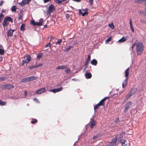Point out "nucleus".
Here are the masks:
<instances>
[{
	"label": "nucleus",
	"instance_id": "nucleus-25",
	"mask_svg": "<svg viewBox=\"0 0 146 146\" xmlns=\"http://www.w3.org/2000/svg\"><path fill=\"white\" fill-rule=\"evenodd\" d=\"M5 18L7 20V21L9 22H11L12 23L13 22V19L12 18H11L10 17L7 16V17H6Z\"/></svg>",
	"mask_w": 146,
	"mask_h": 146
},
{
	"label": "nucleus",
	"instance_id": "nucleus-61",
	"mask_svg": "<svg viewBox=\"0 0 146 146\" xmlns=\"http://www.w3.org/2000/svg\"><path fill=\"white\" fill-rule=\"evenodd\" d=\"M25 94L26 95L27 93V92L26 91H25Z\"/></svg>",
	"mask_w": 146,
	"mask_h": 146
},
{
	"label": "nucleus",
	"instance_id": "nucleus-14",
	"mask_svg": "<svg viewBox=\"0 0 146 146\" xmlns=\"http://www.w3.org/2000/svg\"><path fill=\"white\" fill-rule=\"evenodd\" d=\"M120 142L123 146H127L128 142L126 140L122 139L120 141Z\"/></svg>",
	"mask_w": 146,
	"mask_h": 146
},
{
	"label": "nucleus",
	"instance_id": "nucleus-50",
	"mask_svg": "<svg viewBox=\"0 0 146 146\" xmlns=\"http://www.w3.org/2000/svg\"><path fill=\"white\" fill-rule=\"evenodd\" d=\"M130 26H132L133 25H132V23L131 21V19H130Z\"/></svg>",
	"mask_w": 146,
	"mask_h": 146
},
{
	"label": "nucleus",
	"instance_id": "nucleus-37",
	"mask_svg": "<svg viewBox=\"0 0 146 146\" xmlns=\"http://www.w3.org/2000/svg\"><path fill=\"white\" fill-rule=\"evenodd\" d=\"M109 26L112 29H113L114 28V26L113 25V23H111V24H109Z\"/></svg>",
	"mask_w": 146,
	"mask_h": 146
},
{
	"label": "nucleus",
	"instance_id": "nucleus-3",
	"mask_svg": "<svg viewBox=\"0 0 146 146\" xmlns=\"http://www.w3.org/2000/svg\"><path fill=\"white\" fill-rule=\"evenodd\" d=\"M55 7L53 5L51 4L48 7L47 10L46 12V15L49 17L51 13L54 12L55 10Z\"/></svg>",
	"mask_w": 146,
	"mask_h": 146
},
{
	"label": "nucleus",
	"instance_id": "nucleus-19",
	"mask_svg": "<svg viewBox=\"0 0 146 146\" xmlns=\"http://www.w3.org/2000/svg\"><path fill=\"white\" fill-rule=\"evenodd\" d=\"M128 78H126L122 83V87L123 88L125 87L128 82Z\"/></svg>",
	"mask_w": 146,
	"mask_h": 146
},
{
	"label": "nucleus",
	"instance_id": "nucleus-23",
	"mask_svg": "<svg viewBox=\"0 0 146 146\" xmlns=\"http://www.w3.org/2000/svg\"><path fill=\"white\" fill-rule=\"evenodd\" d=\"M126 40V38H125L123 37L122 38H121L118 40V42H125Z\"/></svg>",
	"mask_w": 146,
	"mask_h": 146
},
{
	"label": "nucleus",
	"instance_id": "nucleus-35",
	"mask_svg": "<svg viewBox=\"0 0 146 146\" xmlns=\"http://www.w3.org/2000/svg\"><path fill=\"white\" fill-rule=\"evenodd\" d=\"M42 56V53H40L38 54L37 56V58L39 59Z\"/></svg>",
	"mask_w": 146,
	"mask_h": 146
},
{
	"label": "nucleus",
	"instance_id": "nucleus-28",
	"mask_svg": "<svg viewBox=\"0 0 146 146\" xmlns=\"http://www.w3.org/2000/svg\"><path fill=\"white\" fill-rule=\"evenodd\" d=\"M144 1L146 2V0H136L135 2L137 3H141Z\"/></svg>",
	"mask_w": 146,
	"mask_h": 146
},
{
	"label": "nucleus",
	"instance_id": "nucleus-47",
	"mask_svg": "<svg viewBox=\"0 0 146 146\" xmlns=\"http://www.w3.org/2000/svg\"><path fill=\"white\" fill-rule=\"evenodd\" d=\"M111 37H109L106 40V42H109L111 40Z\"/></svg>",
	"mask_w": 146,
	"mask_h": 146
},
{
	"label": "nucleus",
	"instance_id": "nucleus-63",
	"mask_svg": "<svg viewBox=\"0 0 146 146\" xmlns=\"http://www.w3.org/2000/svg\"><path fill=\"white\" fill-rule=\"evenodd\" d=\"M2 12H3V9H2Z\"/></svg>",
	"mask_w": 146,
	"mask_h": 146
},
{
	"label": "nucleus",
	"instance_id": "nucleus-6",
	"mask_svg": "<svg viewBox=\"0 0 146 146\" xmlns=\"http://www.w3.org/2000/svg\"><path fill=\"white\" fill-rule=\"evenodd\" d=\"M137 89L136 88H132L129 91L128 94L126 97V99L127 100L130 98L131 96L133 94L136 92Z\"/></svg>",
	"mask_w": 146,
	"mask_h": 146
},
{
	"label": "nucleus",
	"instance_id": "nucleus-55",
	"mask_svg": "<svg viewBox=\"0 0 146 146\" xmlns=\"http://www.w3.org/2000/svg\"><path fill=\"white\" fill-rule=\"evenodd\" d=\"M3 3V1H0V6H1Z\"/></svg>",
	"mask_w": 146,
	"mask_h": 146
},
{
	"label": "nucleus",
	"instance_id": "nucleus-31",
	"mask_svg": "<svg viewBox=\"0 0 146 146\" xmlns=\"http://www.w3.org/2000/svg\"><path fill=\"white\" fill-rule=\"evenodd\" d=\"M5 50L2 48H0V55H3L4 54Z\"/></svg>",
	"mask_w": 146,
	"mask_h": 146
},
{
	"label": "nucleus",
	"instance_id": "nucleus-18",
	"mask_svg": "<svg viewBox=\"0 0 146 146\" xmlns=\"http://www.w3.org/2000/svg\"><path fill=\"white\" fill-rule=\"evenodd\" d=\"M65 68V69L64 71L66 74H68L70 72V69L69 67H68L67 65H66V67Z\"/></svg>",
	"mask_w": 146,
	"mask_h": 146
},
{
	"label": "nucleus",
	"instance_id": "nucleus-24",
	"mask_svg": "<svg viewBox=\"0 0 146 146\" xmlns=\"http://www.w3.org/2000/svg\"><path fill=\"white\" fill-rule=\"evenodd\" d=\"M23 13L21 11H20V15H19L18 17V19L19 20H20L22 19V17H23Z\"/></svg>",
	"mask_w": 146,
	"mask_h": 146
},
{
	"label": "nucleus",
	"instance_id": "nucleus-5",
	"mask_svg": "<svg viewBox=\"0 0 146 146\" xmlns=\"http://www.w3.org/2000/svg\"><path fill=\"white\" fill-rule=\"evenodd\" d=\"M37 77L36 76H31L29 77L25 78H23L21 82H22L26 83L29 82L30 81L35 80L37 79Z\"/></svg>",
	"mask_w": 146,
	"mask_h": 146
},
{
	"label": "nucleus",
	"instance_id": "nucleus-53",
	"mask_svg": "<svg viewBox=\"0 0 146 146\" xmlns=\"http://www.w3.org/2000/svg\"><path fill=\"white\" fill-rule=\"evenodd\" d=\"M131 30L132 31V32L133 33L134 32V29H133V26H131Z\"/></svg>",
	"mask_w": 146,
	"mask_h": 146
},
{
	"label": "nucleus",
	"instance_id": "nucleus-60",
	"mask_svg": "<svg viewBox=\"0 0 146 146\" xmlns=\"http://www.w3.org/2000/svg\"><path fill=\"white\" fill-rule=\"evenodd\" d=\"M60 1H61V3L63 2V1H66V0H60Z\"/></svg>",
	"mask_w": 146,
	"mask_h": 146
},
{
	"label": "nucleus",
	"instance_id": "nucleus-33",
	"mask_svg": "<svg viewBox=\"0 0 146 146\" xmlns=\"http://www.w3.org/2000/svg\"><path fill=\"white\" fill-rule=\"evenodd\" d=\"M6 104V102H5L0 100V105L5 106Z\"/></svg>",
	"mask_w": 146,
	"mask_h": 146
},
{
	"label": "nucleus",
	"instance_id": "nucleus-48",
	"mask_svg": "<svg viewBox=\"0 0 146 146\" xmlns=\"http://www.w3.org/2000/svg\"><path fill=\"white\" fill-rule=\"evenodd\" d=\"M90 58H91L90 55H88V56L86 60H89V61H90Z\"/></svg>",
	"mask_w": 146,
	"mask_h": 146
},
{
	"label": "nucleus",
	"instance_id": "nucleus-11",
	"mask_svg": "<svg viewBox=\"0 0 146 146\" xmlns=\"http://www.w3.org/2000/svg\"><path fill=\"white\" fill-rule=\"evenodd\" d=\"M45 90L46 89L45 88H42L38 90L36 92V93L37 94H40L44 92H45Z\"/></svg>",
	"mask_w": 146,
	"mask_h": 146
},
{
	"label": "nucleus",
	"instance_id": "nucleus-39",
	"mask_svg": "<svg viewBox=\"0 0 146 146\" xmlns=\"http://www.w3.org/2000/svg\"><path fill=\"white\" fill-rule=\"evenodd\" d=\"M99 137L98 135H97L96 136H94L93 138V139L94 140H95L97 138H98Z\"/></svg>",
	"mask_w": 146,
	"mask_h": 146
},
{
	"label": "nucleus",
	"instance_id": "nucleus-9",
	"mask_svg": "<svg viewBox=\"0 0 146 146\" xmlns=\"http://www.w3.org/2000/svg\"><path fill=\"white\" fill-rule=\"evenodd\" d=\"M117 141V137H115L112 139L111 141L108 144V146H116Z\"/></svg>",
	"mask_w": 146,
	"mask_h": 146
},
{
	"label": "nucleus",
	"instance_id": "nucleus-36",
	"mask_svg": "<svg viewBox=\"0 0 146 146\" xmlns=\"http://www.w3.org/2000/svg\"><path fill=\"white\" fill-rule=\"evenodd\" d=\"M62 39H58V40H57V41L56 43V44H60L62 42Z\"/></svg>",
	"mask_w": 146,
	"mask_h": 146
},
{
	"label": "nucleus",
	"instance_id": "nucleus-13",
	"mask_svg": "<svg viewBox=\"0 0 146 146\" xmlns=\"http://www.w3.org/2000/svg\"><path fill=\"white\" fill-rule=\"evenodd\" d=\"M96 124V121L94 119H92L90 121V128H92Z\"/></svg>",
	"mask_w": 146,
	"mask_h": 146
},
{
	"label": "nucleus",
	"instance_id": "nucleus-21",
	"mask_svg": "<svg viewBox=\"0 0 146 146\" xmlns=\"http://www.w3.org/2000/svg\"><path fill=\"white\" fill-rule=\"evenodd\" d=\"M91 63L92 65L96 66L98 63V62L95 59H93L91 61Z\"/></svg>",
	"mask_w": 146,
	"mask_h": 146
},
{
	"label": "nucleus",
	"instance_id": "nucleus-15",
	"mask_svg": "<svg viewBox=\"0 0 146 146\" xmlns=\"http://www.w3.org/2000/svg\"><path fill=\"white\" fill-rule=\"evenodd\" d=\"M129 69L130 68H128L125 71V76L126 78H128V77L129 75Z\"/></svg>",
	"mask_w": 146,
	"mask_h": 146
},
{
	"label": "nucleus",
	"instance_id": "nucleus-45",
	"mask_svg": "<svg viewBox=\"0 0 146 146\" xmlns=\"http://www.w3.org/2000/svg\"><path fill=\"white\" fill-rule=\"evenodd\" d=\"M42 65H43V64H38L37 65H36V67L37 68V67L41 66H42Z\"/></svg>",
	"mask_w": 146,
	"mask_h": 146
},
{
	"label": "nucleus",
	"instance_id": "nucleus-20",
	"mask_svg": "<svg viewBox=\"0 0 146 146\" xmlns=\"http://www.w3.org/2000/svg\"><path fill=\"white\" fill-rule=\"evenodd\" d=\"M7 20L5 18L3 20V25L4 27L8 25V23H7Z\"/></svg>",
	"mask_w": 146,
	"mask_h": 146
},
{
	"label": "nucleus",
	"instance_id": "nucleus-16",
	"mask_svg": "<svg viewBox=\"0 0 146 146\" xmlns=\"http://www.w3.org/2000/svg\"><path fill=\"white\" fill-rule=\"evenodd\" d=\"M85 76L86 79H90L92 77V74L90 73H86L85 74Z\"/></svg>",
	"mask_w": 146,
	"mask_h": 146
},
{
	"label": "nucleus",
	"instance_id": "nucleus-12",
	"mask_svg": "<svg viewBox=\"0 0 146 146\" xmlns=\"http://www.w3.org/2000/svg\"><path fill=\"white\" fill-rule=\"evenodd\" d=\"M62 89V87H60L59 88L55 89L52 90H50V91L52 92L53 93H56V92H59L61 91Z\"/></svg>",
	"mask_w": 146,
	"mask_h": 146
},
{
	"label": "nucleus",
	"instance_id": "nucleus-7",
	"mask_svg": "<svg viewBox=\"0 0 146 146\" xmlns=\"http://www.w3.org/2000/svg\"><path fill=\"white\" fill-rule=\"evenodd\" d=\"M43 20L42 19H40L39 22H35L34 21L32 20L31 21V24L33 26H40L42 25Z\"/></svg>",
	"mask_w": 146,
	"mask_h": 146
},
{
	"label": "nucleus",
	"instance_id": "nucleus-30",
	"mask_svg": "<svg viewBox=\"0 0 146 146\" xmlns=\"http://www.w3.org/2000/svg\"><path fill=\"white\" fill-rule=\"evenodd\" d=\"M17 8L15 6H13L11 8V10L13 12H15Z\"/></svg>",
	"mask_w": 146,
	"mask_h": 146
},
{
	"label": "nucleus",
	"instance_id": "nucleus-1",
	"mask_svg": "<svg viewBox=\"0 0 146 146\" xmlns=\"http://www.w3.org/2000/svg\"><path fill=\"white\" fill-rule=\"evenodd\" d=\"M136 51L137 55H140L141 54L143 49V46L142 43L139 42L136 44Z\"/></svg>",
	"mask_w": 146,
	"mask_h": 146
},
{
	"label": "nucleus",
	"instance_id": "nucleus-22",
	"mask_svg": "<svg viewBox=\"0 0 146 146\" xmlns=\"http://www.w3.org/2000/svg\"><path fill=\"white\" fill-rule=\"evenodd\" d=\"M66 65H65V66H58L56 68V69L58 70H59V69H65L66 68Z\"/></svg>",
	"mask_w": 146,
	"mask_h": 146
},
{
	"label": "nucleus",
	"instance_id": "nucleus-10",
	"mask_svg": "<svg viewBox=\"0 0 146 146\" xmlns=\"http://www.w3.org/2000/svg\"><path fill=\"white\" fill-rule=\"evenodd\" d=\"M14 88V86L13 85L10 84H6L3 85L2 87L3 89H10Z\"/></svg>",
	"mask_w": 146,
	"mask_h": 146
},
{
	"label": "nucleus",
	"instance_id": "nucleus-40",
	"mask_svg": "<svg viewBox=\"0 0 146 146\" xmlns=\"http://www.w3.org/2000/svg\"><path fill=\"white\" fill-rule=\"evenodd\" d=\"M51 44H50V42H49L48 44H46V46H45L46 47H50V48H51Z\"/></svg>",
	"mask_w": 146,
	"mask_h": 146
},
{
	"label": "nucleus",
	"instance_id": "nucleus-32",
	"mask_svg": "<svg viewBox=\"0 0 146 146\" xmlns=\"http://www.w3.org/2000/svg\"><path fill=\"white\" fill-rule=\"evenodd\" d=\"M37 122V120L36 119H33L31 121V123L33 124H34Z\"/></svg>",
	"mask_w": 146,
	"mask_h": 146
},
{
	"label": "nucleus",
	"instance_id": "nucleus-59",
	"mask_svg": "<svg viewBox=\"0 0 146 146\" xmlns=\"http://www.w3.org/2000/svg\"><path fill=\"white\" fill-rule=\"evenodd\" d=\"M3 48V46L1 45H0V48Z\"/></svg>",
	"mask_w": 146,
	"mask_h": 146
},
{
	"label": "nucleus",
	"instance_id": "nucleus-49",
	"mask_svg": "<svg viewBox=\"0 0 146 146\" xmlns=\"http://www.w3.org/2000/svg\"><path fill=\"white\" fill-rule=\"evenodd\" d=\"M51 0H43L44 3H46L51 1Z\"/></svg>",
	"mask_w": 146,
	"mask_h": 146
},
{
	"label": "nucleus",
	"instance_id": "nucleus-44",
	"mask_svg": "<svg viewBox=\"0 0 146 146\" xmlns=\"http://www.w3.org/2000/svg\"><path fill=\"white\" fill-rule=\"evenodd\" d=\"M65 16L66 17L67 19H68L70 17V15L68 13L65 14Z\"/></svg>",
	"mask_w": 146,
	"mask_h": 146
},
{
	"label": "nucleus",
	"instance_id": "nucleus-51",
	"mask_svg": "<svg viewBox=\"0 0 146 146\" xmlns=\"http://www.w3.org/2000/svg\"><path fill=\"white\" fill-rule=\"evenodd\" d=\"M93 0H89V2L90 3L91 5H92L93 4Z\"/></svg>",
	"mask_w": 146,
	"mask_h": 146
},
{
	"label": "nucleus",
	"instance_id": "nucleus-29",
	"mask_svg": "<svg viewBox=\"0 0 146 146\" xmlns=\"http://www.w3.org/2000/svg\"><path fill=\"white\" fill-rule=\"evenodd\" d=\"M73 47V46H70L68 48H66L65 50V51L67 52H68L70 50L71 48Z\"/></svg>",
	"mask_w": 146,
	"mask_h": 146
},
{
	"label": "nucleus",
	"instance_id": "nucleus-17",
	"mask_svg": "<svg viewBox=\"0 0 146 146\" xmlns=\"http://www.w3.org/2000/svg\"><path fill=\"white\" fill-rule=\"evenodd\" d=\"M14 30H9L7 33V35L9 36H12L13 33L14 31Z\"/></svg>",
	"mask_w": 146,
	"mask_h": 146
},
{
	"label": "nucleus",
	"instance_id": "nucleus-64",
	"mask_svg": "<svg viewBox=\"0 0 146 146\" xmlns=\"http://www.w3.org/2000/svg\"><path fill=\"white\" fill-rule=\"evenodd\" d=\"M123 133H124V134H125V132H123Z\"/></svg>",
	"mask_w": 146,
	"mask_h": 146
},
{
	"label": "nucleus",
	"instance_id": "nucleus-2",
	"mask_svg": "<svg viewBox=\"0 0 146 146\" xmlns=\"http://www.w3.org/2000/svg\"><path fill=\"white\" fill-rule=\"evenodd\" d=\"M109 97H105L99 103L94 106V109L95 111L98 109L101 106H104L105 104V101L108 99H109Z\"/></svg>",
	"mask_w": 146,
	"mask_h": 146
},
{
	"label": "nucleus",
	"instance_id": "nucleus-46",
	"mask_svg": "<svg viewBox=\"0 0 146 146\" xmlns=\"http://www.w3.org/2000/svg\"><path fill=\"white\" fill-rule=\"evenodd\" d=\"M56 3L58 4H60L61 3V1H60V0H55Z\"/></svg>",
	"mask_w": 146,
	"mask_h": 146
},
{
	"label": "nucleus",
	"instance_id": "nucleus-57",
	"mask_svg": "<svg viewBox=\"0 0 146 146\" xmlns=\"http://www.w3.org/2000/svg\"><path fill=\"white\" fill-rule=\"evenodd\" d=\"M34 100L36 102H38V100L37 98H34Z\"/></svg>",
	"mask_w": 146,
	"mask_h": 146
},
{
	"label": "nucleus",
	"instance_id": "nucleus-43",
	"mask_svg": "<svg viewBox=\"0 0 146 146\" xmlns=\"http://www.w3.org/2000/svg\"><path fill=\"white\" fill-rule=\"evenodd\" d=\"M36 65H34L33 66H30L29 67V68L30 69H32L33 68H36Z\"/></svg>",
	"mask_w": 146,
	"mask_h": 146
},
{
	"label": "nucleus",
	"instance_id": "nucleus-8",
	"mask_svg": "<svg viewBox=\"0 0 146 146\" xmlns=\"http://www.w3.org/2000/svg\"><path fill=\"white\" fill-rule=\"evenodd\" d=\"M132 103L131 102H127L125 104V106L124 109V111L126 112L130 108L131 106Z\"/></svg>",
	"mask_w": 146,
	"mask_h": 146
},
{
	"label": "nucleus",
	"instance_id": "nucleus-27",
	"mask_svg": "<svg viewBox=\"0 0 146 146\" xmlns=\"http://www.w3.org/2000/svg\"><path fill=\"white\" fill-rule=\"evenodd\" d=\"M90 62V61L88 60H86V62L85 64V67L84 69V70H85L86 69V68L88 67V66Z\"/></svg>",
	"mask_w": 146,
	"mask_h": 146
},
{
	"label": "nucleus",
	"instance_id": "nucleus-26",
	"mask_svg": "<svg viewBox=\"0 0 146 146\" xmlns=\"http://www.w3.org/2000/svg\"><path fill=\"white\" fill-rule=\"evenodd\" d=\"M25 24H22L20 27V30L22 31H24L25 30Z\"/></svg>",
	"mask_w": 146,
	"mask_h": 146
},
{
	"label": "nucleus",
	"instance_id": "nucleus-58",
	"mask_svg": "<svg viewBox=\"0 0 146 146\" xmlns=\"http://www.w3.org/2000/svg\"><path fill=\"white\" fill-rule=\"evenodd\" d=\"M72 80L76 81H77V79H76L73 78V79H72Z\"/></svg>",
	"mask_w": 146,
	"mask_h": 146
},
{
	"label": "nucleus",
	"instance_id": "nucleus-38",
	"mask_svg": "<svg viewBox=\"0 0 146 146\" xmlns=\"http://www.w3.org/2000/svg\"><path fill=\"white\" fill-rule=\"evenodd\" d=\"M88 14V12H84L82 14V15L83 17L85 15H87Z\"/></svg>",
	"mask_w": 146,
	"mask_h": 146
},
{
	"label": "nucleus",
	"instance_id": "nucleus-41",
	"mask_svg": "<svg viewBox=\"0 0 146 146\" xmlns=\"http://www.w3.org/2000/svg\"><path fill=\"white\" fill-rule=\"evenodd\" d=\"M7 79L6 77H3L0 78V80L4 81Z\"/></svg>",
	"mask_w": 146,
	"mask_h": 146
},
{
	"label": "nucleus",
	"instance_id": "nucleus-54",
	"mask_svg": "<svg viewBox=\"0 0 146 146\" xmlns=\"http://www.w3.org/2000/svg\"><path fill=\"white\" fill-rule=\"evenodd\" d=\"M79 13L80 14H82V12L81 10V9H79Z\"/></svg>",
	"mask_w": 146,
	"mask_h": 146
},
{
	"label": "nucleus",
	"instance_id": "nucleus-42",
	"mask_svg": "<svg viewBox=\"0 0 146 146\" xmlns=\"http://www.w3.org/2000/svg\"><path fill=\"white\" fill-rule=\"evenodd\" d=\"M135 43H134L133 45L130 48L131 49V50L133 51V49L135 46Z\"/></svg>",
	"mask_w": 146,
	"mask_h": 146
},
{
	"label": "nucleus",
	"instance_id": "nucleus-52",
	"mask_svg": "<svg viewBox=\"0 0 146 146\" xmlns=\"http://www.w3.org/2000/svg\"><path fill=\"white\" fill-rule=\"evenodd\" d=\"M88 9H82L83 11L86 12H87V11H88Z\"/></svg>",
	"mask_w": 146,
	"mask_h": 146
},
{
	"label": "nucleus",
	"instance_id": "nucleus-4",
	"mask_svg": "<svg viewBox=\"0 0 146 146\" xmlns=\"http://www.w3.org/2000/svg\"><path fill=\"white\" fill-rule=\"evenodd\" d=\"M24 58H26V60H23L21 62V65L23 66L25 63H28L31 60V57L30 55L26 54L24 56Z\"/></svg>",
	"mask_w": 146,
	"mask_h": 146
},
{
	"label": "nucleus",
	"instance_id": "nucleus-34",
	"mask_svg": "<svg viewBox=\"0 0 146 146\" xmlns=\"http://www.w3.org/2000/svg\"><path fill=\"white\" fill-rule=\"evenodd\" d=\"M4 17V15L2 13L0 14V23L1 22Z\"/></svg>",
	"mask_w": 146,
	"mask_h": 146
},
{
	"label": "nucleus",
	"instance_id": "nucleus-56",
	"mask_svg": "<svg viewBox=\"0 0 146 146\" xmlns=\"http://www.w3.org/2000/svg\"><path fill=\"white\" fill-rule=\"evenodd\" d=\"M73 0L75 1H76V2H80L81 1V0Z\"/></svg>",
	"mask_w": 146,
	"mask_h": 146
},
{
	"label": "nucleus",
	"instance_id": "nucleus-62",
	"mask_svg": "<svg viewBox=\"0 0 146 146\" xmlns=\"http://www.w3.org/2000/svg\"><path fill=\"white\" fill-rule=\"evenodd\" d=\"M47 27V25H46L44 26V27Z\"/></svg>",
	"mask_w": 146,
	"mask_h": 146
}]
</instances>
